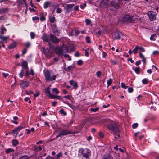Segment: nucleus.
I'll list each match as a JSON object with an SVG mask.
<instances>
[{
  "instance_id": "1",
  "label": "nucleus",
  "mask_w": 159,
  "mask_h": 159,
  "mask_svg": "<svg viewBox=\"0 0 159 159\" xmlns=\"http://www.w3.org/2000/svg\"><path fill=\"white\" fill-rule=\"evenodd\" d=\"M41 38L44 42H47L48 43L49 47L50 48H52L51 42L55 44H58L60 40L57 38L55 35L50 34L49 36H48L46 34H43Z\"/></svg>"
},
{
  "instance_id": "2",
  "label": "nucleus",
  "mask_w": 159,
  "mask_h": 159,
  "mask_svg": "<svg viewBox=\"0 0 159 159\" xmlns=\"http://www.w3.org/2000/svg\"><path fill=\"white\" fill-rule=\"evenodd\" d=\"M141 18L138 16L134 17L133 16L129 14H126L123 17L122 20L124 22L130 23L135 20H139Z\"/></svg>"
},
{
  "instance_id": "3",
  "label": "nucleus",
  "mask_w": 159,
  "mask_h": 159,
  "mask_svg": "<svg viewBox=\"0 0 159 159\" xmlns=\"http://www.w3.org/2000/svg\"><path fill=\"white\" fill-rule=\"evenodd\" d=\"M107 128L110 130L113 131L115 135L118 134V136L120 137L119 133L120 132V130L117 124L114 122L110 123L107 126Z\"/></svg>"
},
{
  "instance_id": "4",
  "label": "nucleus",
  "mask_w": 159,
  "mask_h": 159,
  "mask_svg": "<svg viewBox=\"0 0 159 159\" xmlns=\"http://www.w3.org/2000/svg\"><path fill=\"white\" fill-rule=\"evenodd\" d=\"M120 6V1H118L117 2L116 0H112L110 1L109 4L111 10L113 11H116L117 9L119 8Z\"/></svg>"
},
{
  "instance_id": "5",
  "label": "nucleus",
  "mask_w": 159,
  "mask_h": 159,
  "mask_svg": "<svg viewBox=\"0 0 159 159\" xmlns=\"http://www.w3.org/2000/svg\"><path fill=\"white\" fill-rule=\"evenodd\" d=\"M77 132H73L66 129H64L60 130L58 134L56 136V138L59 137L61 138L63 136H66L70 134H75Z\"/></svg>"
},
{
  "instance_id": "6",
  "label": "nucleus",
  "mask_w": 159,
  "mask_h": 159,
  "mask_svg": "<svg viewBox=\"0 0 159 159\" xmlns=\"http://www.w3.org/2000/svg\"><path fill=\"white\" fill-rule=\"evenodd\" d=\"M112 38L114 39H121L123 40L125 38V36L124 35L120 32L116 31H114L112 34Z\"/></svg>"
},
{
  "instance_id": "7",
  "label": "nucleus",
  "mask_w": 159,
  "mask_h": 159,
  "mask_svg": "<svg viewBox=\"0 0 159 159\" xmlns=\"http://www.w3.org/2000/svg\"><path fill=\"white\" fill-rule=\"evenodd\" d=\"M45 78L47 81H52L55 80L56 78V75H54L51 76V74L48 70H46L44 73Z\"/></svg>"
},
{
  "instance_id": "8",
  "label": "nucleus",
  "mask_w": 159,
  "mask_h": 159,
  "mask_svg": "<svg viewBox=\"0 0 159 159\" xmlns=\"http://www.w3.org/2000/svg\"><path fill=\"white\" fill-rule=\"evenodd\" d=\"M147 14L151 21H153L156 19V14L155 12L150 11L147 13Z\"/></svg>"
},
{
  "instance_id": "9",
  "label": "nucleus",
  "mask_w": 159,
  "mask_h": 159,
  "mask_svg": "<svg viewBox=\"0 0 159 159\" xmlns=\"http://www.w3.org/2000/svg\"><path fill=\"white\" fill-rule=\"evenodd\" d=\"M88 149H85L84 150L83 149H80L79 150V154L80 155H83V157H85L86 158H89V152Z\"/></svg>"
},
{
  "instance_id": "10",
  "label": "nucleus",
  "mask_w": 159,
  "mask_h": 159,
  "mask_svg": "<svg viewBox=\"0 0 159 159\" xmlns=\"http://www.w3.org/2000/svg\"><path fill=\"white\" fill-rule=\"evenodd\" d=\"M109 0H102L100 3V7L102 8H108L109 6Z\"/></svg>"
},
{
  "instance_id": "11",
  "label": "nucleus",
  "mask_w": 159,
  "mask_h": 159,
  "mask_svg": "<svg viewBox=\"0 0 159 159\" xmlns=\"http://www.w3.org/2000/svg\"><path fill=\"white\" fill-rule=\"evenodd\" d=\"M62 46L60 47H56L55 48V50L57 51L56 53L57 55L59 56H61L63 54Z\"/></svg>"
},
{
  "instance_id": "12",
  "label": "nucleus",
  "mask_w": 159,
  "mask_h": 159,
  "mask_svg": "<svg viewBox=\"0 0 159 159\" xmlns=\"http://www.w3.org/2000/svg\"><path fill=\"white\" fill-rule=\"evenodd\" d=\"M74 6V4H68L66 6V13H69L71 11V9Z\"/></svg>"
},
{
  "instance_id": "13",
  "label": "nucleus",
  "mask_w": 159,
  "mask_h": 159,
  "mask_svg": "<svg viewBox=\"0 0 159 159\" xmlns=\"http://www.w3.org/2000/svg\"><path fill=\"white\" fill-rule=\"evenodd\" d=\"M70 84L73 86V88L75 89H76L78 87L77 83L73 80H71L70 81Z\"/></svg>"
},
{
  "instance_id": "14",
  "label": "nucleus",
  "mask_w": 159,
  "mask_h": 159,
  "mask_svg": "<svg viewBox=\"0 0 159 159\" xmlns=\"http://www.w3.org/2000/svg\"><path fill=\"white\" fill-rule=\"evenodd\" d=\"M29 85V83L27 81H23L20 84L21 88L23 89H24L25 87H28Z\"/></svg>"
},
{
  "instance_id": "15",
  "label": "nucleus",
  "mask_w": 159,
  "mask_h": 159,
  "mask_svg": "<svg viewBox=\"0 0 159 159\" xmlns=\"http://www.w3.org/2000/svg\"><path fill=\"white\" fill-rule=\"evenodd\" d=\"M21 65L22 68H24L25 70L29 69L28 66V63L26 61H23L21 63Z\"/></svg>"
},
{
  "instance_id": "16",
  "label": "nucleus",
  "mask_w": 159,
  "mask_h": 159,
  "mask_svg": "<svg viewBox=\"0 0 159 159\" xmlns=\"http://www.w3.org/2000/svg\"><path fill=\"white\" fill-rule=\"evenodd\" d=\"M43 50L44 54L47 57H51V54L49 53V50L48 49H45L44 48H43Z\"/></svg>"
},
{
  "instance_id": "17",
  "label": "nucleus",
  "mask_w": 159,
  "mask_h": 159,
  "mask_svg": "<svg viewBox=\"0 0 159 159\" xmlns=\"http://www.w3.org/2000/svg\"><path fill=\"white\" fill-rule=\"evenodd\" d=\"M139 56L140 58H142V61L143 62L144 64L146 63V58L144 57L143 54L141 52H140L139 53Z\"/></svg>"
},
{
  "instance_id": "18",
  "label": "nucleus",
  "mask_w": 159,
  "mask_h": 159,
  "mask_svg": "<svg viewBox=\"0 0 159 159\" xmlns=\"http://www.w3.org/2000/svg\"><path fill=\"white\" fill-rule=\"evenodd\" d=\"M50 89L51 88L49 86L45 88L44 89L45 93L48 94V95H49L51 94L50 92Z\"/></svg>"
},
{
  "instance_id": "19",
  "label": "nucleus",
  "mask_w": 159,
  "mask_h": 159,
  "mask_svg": "<svg viewBox=\"0 0 159 159\" xmlns=\"http://www.w3.org/2000/svg\"><path fill=\"white\" fill-rule=\"evenodd\" d=\"M40 20L41 21H44L46 20V18L45 16H44L43 13H42L40 15Z\"/></svg>"
},
{
  "instance_id": "20",
  "label": "nucleus",
  "mask_w": 159,
  "mask_h": 159,
  "mask_svg": "<svg viewBox=\"0 0 159 159\" xmlns=\"http://www.w3.org/2000/svg\"><path fill=\"white\" fill-rule=\"evenodd\" d=\"M74 67L73 66H68L67 68H65V70L67 71H70L73 70Z\"/></svg>"
},
{
  "instance_id": "21",
  "label": "nucleus",
  "mask_w": 159,
  "mask_h": 159,
  "mask_svg": "<svg viewBox=\"0 0 159 159\" xmlns=\"http://www.w3.org/2000/svg\"><path fill=\"white\" fill-rule=\"evenodd\" d=\"M132 69L137 74H139V73L140 70L139 67H136L135 68H134V67H132Z\"/></svg>"
},
{
  "instance_id": "22",
  "label": "nucleus",
  "mask_w": 159,
  "mask_h": 159,
  "mask_svg": "<svg viewBox=\"0 0 159 159\" xmlns=\"http://www.w3.org/2000/svg\"><path fill=\"white\" fill-rule=\"evenodd\" d=\"M53 32L57 36H58L59 35V33L58 32L57 29L55 28L53 29Z\"/></svg>"
},
{
  "instance_id": "23",
  "label": "nucleus",
  "mask_w": 159,
  "mask_h": 159,
  "mask_svg": "<svg viewBox=\"0 0 159 159\" xmlns=\"http://www.w3.org/2000/svg\"><path fill=\"white\" fill-rule=\"evenodd\" d=\"M80 32L79 31L75 30H72V34L73 35L77 36L79 34Z\"/></svg>"
},
{
  "instance_id": "24",
  "label": "nucleus",
  "mask_w": 159,
  "mask_h": 159,
  "mask_svg": "<svg viewBox=\"0 0 159 159\" xmlns=\"http://www.w3.org/2000/svg\"><path fill=\"white\" fill-rule=\"evenodd\" d=\"M12 143L13 146H16L19 143V142L17 140L14 139L12 140Z\"/></svg>"
},
{
  "instance_id": "25",
  "label": "nucleus",
  "mask_w": 159,
  "mask_h": 159,
  "mask_svg": "<svg viewBox=\"0 0 159 159\" xmlns=\"http://www.w3.org/2000/svg\"><path fill=\"white\" fill-rule=\"evenodd\" d=\"M55 20V18L54 16L50 17L49 18V21L51 23H53Z\"/></svg>"
},
{
  "instance_id": "26",
  "label": "nucleus",
  "mask_w": 159,
  "mask_h": 159,
  "mask_svg": "<svg viewBox=\"0 0 159 159\" xmlns=\"http://www.w3.org/2000/svg\"><path fill=\"white\" fill-rule=\"evenodd\" d=\"M18 131L16 129L12 131L11 134L14 136H16L18 134Z\"/></svg>"
},
{
  "instance_id": "27",
  "label": "nucleus",
  "mask_w": 159,
  "mask_h": 159,
  "mask_svg": "<svg viewBox=\"0 0 159 159\" xmlns=\"http://www.w3.org/2000/svg\"><path fill=\"white\" fill-rule=\"evenodd\" d=\"M139 48V46L137 45L135 46V48L132 50L134 54H136L137 53V52Z\"/></svg>"
},
{
  "instance_id": "28",
  "label": "nucleus",
  "mask_w": 159,
  "mask_h": 159,
  "mask_svg": "<svg viewBox=\"0 0 159 159\" xmlns=\"http://www.w3.org/2000/svg\"><path fill=\"white\" fill-rule=\"evenodd\" d=\"M51 3L50 2H46L44 4V8L45 9L47 8L48 6Z\"/></svg>"
},
{
  "instance_id": "29",
  "label": "nucleus",
  "mask_w": 159,
  "mask_h": 159,
  "mask_svg": "<svg viewBox=\"0 0 159 159\" xmlns=\"http://www.w3.org/2000/svg\"><path fill=\"white\" fill-rule=\"evenodd\" d=\"M8 38V36L5 37L0 36V38L3 41H6Z\"/></svg>"
},
{
  "instance_id": "30",
  "label": "nucleus",
  "mask_w": 159,
  "mask_h": 159,
  "mask_svg": "<svg viewBox=\"0 0 159 159\" xmlns=\"http://www.w3.org/2000/svg\"><path fill=\"white\" fill-rule=\"evenodd\" d=\"M16 47V45L15 43H13L12 44H11L10 45H9L8 47V48L9 49H12L13 48H15Z\"/></svg>"
},
{
  "instance_id": "31",
  "label": "nucleus",
  "mask_w": 159,
  "mask_h": 159,
  "mask_svg": "<svg viewBox=\"0 0 159 159\" xmlns=\"http://www.w3.org/2000/svg\"><path fill=\"white\" fill-rule=\"evenodd\" d=\"M14 150L11 148H9L6 150V152L7 154H8L12 152H13Z\"/></svg>"
},
{
  "instance_id": "32",
  "label": "nucleus",
  "mask_w": 159,
  "mask_h": 159,
  "mask_svg": "<svg viewBox=\"0 0 159 159\" xmlns=\"http://www.w3.org/2000/svg\"><path fill=\"white\" fill-rule=\"evenodd\" d=\"M25 127L24 126H19L16 128V129L17 130V131L18 132L20 130H21L25 128Z\"/></svg>"
},
{
  "instance_id": "33",
  "label": "nucleus",
  "mask_w": 159,
  "mask_h": 159,
  "mask_svg": "<svg viewBox=\"0 0 159 159\" xmlns=\"http://www.w3.org/2000/svg\"><path fill=\"white\" fill-rule=\"evenodd\" d=\"M112 82V80L110 78L109 79L107 82V87H108L110 85Z\"/></svg>"
},
{
  "instance_id": "34",
  "label": "nucleus",
  "mask_w": 159,
  "mask_h": 159,
  "mask_svg": "<svg viewBox=\"0 0 159 159\" xmlns=\"http://www.w3.org/2000/svg\"><path fill=\"white\" fill-rule=\"evenodd\" d=\"M8 9L7 8H4L2 9H0L1 13H4L7 12Z\"/></svg>"
},
{
  "instance_id": "35",
  "label": "nucleus",
  "mask_w": 159,
  "mask_h": 159,
  "mask_svg": "<svg viewBox=\"0 0 159 159\" xmlns=\"http://www.w3.org/2000/svg\"><path fill=\"white\" fill-rule=\"evenodd\" d=\"M142 82L143 84H145L148 83V81L147 79L144 78L142 80Z\"/></svg>"
},
{
  "instance_id": "36",
  "label": "nucleus",
  "mask_w": 159,
  "mask_h": 159,
  "mask_svg": "<svg viewBox=\"0 0 159 159\" xmlns=\"http://www.w3.org/2000/svg\"><path fill=\"white\" fill-rule=\"evenodd\" d=\"M29 157L27 155L22 156L19 159H29Z\"/></svg>"
},
{
  "instance_id": "37",
  "label": "nucleus",
  "mask_w": 159,
  "mask_h": 159,
  "mask_svg": "<svg viewBox=\"0 0 159 159\" xmlns=\"http://www.w3.org/2000/svg\"><path fill=\"white\" fill-rule=\"evenodd\" d=\"M1 34H4V31H6L7 30L5 27L2 26L1 28Z\"/></svg>"
},
{
  "instance_id": "38",
  "label": "nucleus",
  "mask_w": 159,
  "mask_h": 159,
  "mask_svg": "<svg viewBox=\"0 0 159 159\" xmlns=\"http://www.w3.org/2000/svg\"><path fill=\"white\" fill-rule=\"evenodd\" d=\"M59 112L61 114H63L65 116L66 115V113L65 112L63 109H60L59 111Z\"/></svg>"
},
{
  "instance_id": "39",
  "label": "nucleus",
  "mask_w": 159,
  "mask_h": 159,
  "mask_svg": "<svg viewBox=\"0 0 159 159\" xmlns=\"http://www.w3.org/2000/svg\"><path fill=\"white\" fill-rule=\"evenodd\" d=\"M52 90L53 92H55L56 94H58L59 93V92L57 88H53L52 89Z\"/></svg>"
},
{
  "instance_id": "40",
  "label": "nucleus",
  "mask_w": 159,
  "mask_h": 159,
  "mask_svg": "<svg viewBox=\"0 0 159 159\" xmlns=\"http://www.w3.org/2000/svg\"><path fill=\"white\" fill-rule=\"evenodd\" d=\"M30 37L31 39H33L35 38V34L34 32H31L30 33Z\"/></svg>"
},
{
  "instance_id": "41",
  "label": "nucleus",
  "mask_w": 159,
  "mask_h": 159,
  "mask_svg": "<svg viewBox=\"0 0 159 159\" xmlns=\"http://www.w3.org/2000/svg\"><path fill=\"white\" fill-rule=\"evenodd\" d=\"M62 11L61 9L58 7L56 9V12L57 13H60Z\"/></svg>"
},
{
  "instance_id": "42",
  "label": "nucleus",
  "mask_w": 159,
  "mask_h": 159,
  "mask_svg": "<svg viewBox=\"0 0 159 159\" xmlns=\"http://www.w3.org/2000/svg\"><path fill=\"white\" fill-rule=\"evenodd\" d=\"M24 45L26 48H29L30 47V43L29 42H27L24 44Z\"/></svg>"
},
{
  "instance_id": "43",
  "label": "nucleus",
  "mask_w": 159,
  "mask_h": 159,
  "mask_svg": "<svg viewBox=\"0 0 159 159\" xmlns=\"http://www.w3.org/2000/svg\"><path fill=\"white\" fill-rule=\"evenodd\" d=\"M138 123H134L132 125V128L134 129L136 128L138 126Z\"/></svg>"
},
{
  "instance_id": "44",
  "label": "nucleus",
  "mask_w": 159,
  "mask_h": 159,
  "mask_svg": "<svg viewBox=\"0 0 159 159\" xmlns=\"http://www.w3.org/2000/svg\"><path fill=\"white\" fill-rule=\"evenodd\" d=\"M56 96L52 94H51L49 95H48V96L49 97L52 99H56Z\"/></svg>"
},
{
  "instance_id": "45",
  "label": "nucleus",
  "mask_w": 159,
  "mask_h": 159,
  "mask_svg": "<svg viewBox=\"0 0 159 159\" xmlns=\"http://www.w3.org/2000/svg\"><path fill=\"white\" fill-rule=\"evenodd\" d=\"M121 86L122 88L125 89L128 87V86H126L125 84L123 82L121 83Z\"/></svg>"
},
{
  "instance_id": "46",
  "label": "nucleus",
  "mask_w": 159,
  "mask_h": 159,
  "mask_svg": "<svg viewBox=\"0 0 159 159\" xmlns=\"http://www.w3.org/2000/svg\"><path fill=\"white\" fill-rule=\"evenodd\" d=\"M138 49L141 51H142L143 52H144L145 51V50L144 49V48L142 47H139V48Z\"/></svg>"
},
{
  "instance_id": "47",
  "label": "nucleus",
  "mask_w": 159,
  "mask_h": 159,
  "mask_svg": "<svg viewBox=\"0 0 159 159\" xmlns=\"http://www.w3.org/2000/svg\"><path fill=\"white\" fill-rule=\"evenodd\" d=\"M19 76L20 78H22L24 75V72L22 70L20 73H19Z\"/></svg>"
},
{
  "instance_id": "48",
  "label": "nucleus",
  "mask_w": 159,
  "mask_h": 159,
  "mask_svg": "<svg viewBox=\"0 0 159 159\" xmlns=\"http://www.w3.org/2000/svg\"><path fill=\"white\" fill-rule=\"evenodd\" d=\"M65 57H67L68 58V61H71V58L68 54H65L64 56Z\"/></svg>"
},
{
  "instance_id": "49",
  "label": "nucleus",
  "mask_w": 159,
  "mask_h": 159,
  "mask_svg": "<svg viewBox=\"0 0 159 159\" xmlns=\"http://www.w3.org/2000/svg\"><path fill=\"white\" fill-rule=\"evenodd\" d=\"M156 36V34H153L150 37V39L151 40H153L154 41L155 40H156L155 39H153V38Z\"/></svg>"
},
{
  "instance_id": "50",
  "label": "nucleus",
  "mask_w": 159,
  "mask_h": 159,
  "mask_svg": "<svg viewBox=\"0 0 159 159\" xmlns=\"http://www.w3.org/2000/svg\"><path fill=\"white\" fill-rule=\"evenodd\" d=\"M83 63V61L81 60H80L77 61V64L79 65H81Z\"/></svg>"
},
{
  "instance_id": "51",
  "label": "nucleus",
  "mask_w": 159,
  "mask_h": 159,
  "mask_svg": "<svg viewBox=\"0 0 159 159\" xmlns=\"http://www.w3.org/2000/svg\"><path fill=\"white\" fill-rule=\"evenodd\" d=\"M99 108L98 107H96L95 108H92L91 109V112H95L97 111L98 110Z\"/></svg>"
},
{
  "instance_id": "52",
  "label": "nucleus",
  "mask_w": 159,
  "mask_h": 159,
  "mask_svg": "<svg viewBox=\"0 0 159 159\" xmlns=\"http://www.w3.org/2000/svg\"><path fill=\"white\" fill-rule=\"evenodd\" d=\"M110 61L112 65H115L116 64V61L115 60L111 59L110 60Z\"/></svg>"
},
{
  "instance_id": "53",
  "label": "nucleus",
  "mask_w": 159,
  "mask_h": 159,
  "mask_svg": "<svg viewBox=\"0 0 159 159\" xmlns=\"http://www.w3.org/2000/svg\"><path fill=\"white\" fill-rule=\"evenodd\" d=\"M39 17L36 16L32 18V20L33 21H34L35 20H37L38 21L39 20Z\"/></svg>"
},
{
  "instance_id": "54",
  "label": "nucleus",
  "mask_w": 159,
  "mask_h": 159,
  "mask_svg": "<svg viewBox=\"0 0 159 159\" xmlns=\"http://www.w3.org/2000/svg\"><path fill=\"white\" fill-rule=\"evenodd\" d=\"M89 50V48H87L86 50H85V55L86 56L88 57L89 55V51L88 50Z\"/></svg>"
},
{
  "instance_id": "55",
  "label": "nucleus",
  "mask_w": 159,
  "mask_h": 159,
  "mask_svg": "<svg viewBox=\"0 0 159 159\" xmlns=\"http://www.w3.org/2000/svg\"><path fill=\"white\" fill-rule=\"evenodd\" d=\"M62 154L61 152H60L59 153H58L56 155L57 156V158L58 159L59 157H60L61 156H62Z\"/></svg>"
},
{
  "instance_id": "56",
  "label": "nucleus",
  "mask_w": 159,
  "mask_h": 159,
  "mask_svg": "<svg viewBox=\"0 0 159 159\" xmlns=\"http://www.w3.org/2000/svg\"><path fill=\"white\" fill-rule=\"evenodd\" d=\"M128 91L129 93H131L133 92V89L132 87H129L128 89Z\"/></svg>"
},
{
  "instance_id": "57",
  "label": "nucleus",
  "mask_w": 159,
  "mask_h": 159,
  "mask_svg": "<svg viewBox=\"0 0 159 159\" xmlns=\"http://www.w3.org/2000/svg\"><path fill=\"white\" fill-rule=\"evenodd\" d=\"M107 56V54L104 52H103L102 53V57L105 58Z\"/></svg>"
},
{
  "instance_id": "58",
  "label": "nucleus",
  "mask_w": 159,
  "mask_h": 159,
  "mask_svg": "<svg viewBox=\"0 0 159 159\" xmlns=\"http://www.w3.org/2000/svg\"><path fill=\"white\" fill-rule=\"evenodd\" d=\"M74 56L75 57H79L80 56V54L79 52H76L74 54Z\"/></svg>"
},
{
  "instance_id": "59",
  "label": "nucleus",
  "mask_w": 159,
  "mask_h": 159,
  "mask_svg": "<svg viewBox=\"0 0 159 159\" xmlns=\"http://www.w3.org/2000/svg\"><path fill=\"white\" fill-rule=\"evenodd\" d=\"M27 52V49L26 48H24L22 51V54L24 55Z\"/></svg>"
},
{
  "instance_id": "60",
  "label": "nucleus",
  "mask_w": 159,
  "mask_h": 159,
  "mask_svg": "<svg viewBox=\"0 0 159 159\" xmlns=\"http://www.w3.org/2000/svg\"><path fill=\"white\" fill-rule=\"evenodd\" d=\"M159 53V52L158 51H154L153 52V54L154 55H158Z\"/></svg>"
},
{
  "instance_id": "61",
  "label": "nucleus",
  "mask_w": 159,
  "mask_h": 159,
  "mask_svg": "<svg viewBox=\"0 0 159 159\" xmlns=\"http://www.w3.org/2000/svg\"><path fill=\"white\" fill-rule=\"evenodd\" d=\"M40 94V93L38 91L35 94H34V96L35 97H38Z\"/></svg>"
},
{
  "instance_id": "62",
  "label": "nucleus",
  "mask_w": 159,
  "mask_h": 159,
  "mask_svg": "<svg viewBox=\"0 0 159 159\" xmlns=\"http://www.w3.org/2000/svg\"><path fill=\"white\" fill-rule=\"evenodd\" d=\"M2 75L5 78H6L7 76L9 75V74L7 73H3Z\"/></svg>"
},
{
  "instance_id": "63",
  "label": "nucleus",
  "mask_w": 159,
  "mask_h": 159,
  "mask_svg": "<svg viewBox=\"0 0 159 159\" xmlns=\"http://www.w3.org/2000/svg\"><path fill=\"white\" fill-rule=\"evenodd\" d=\"M99 136L100 137L102 138H103L104 137V135L102 132H100L99 133Z\"/></svg>"
},
{
  "instance_id": "64",
  "label": "nucleus",
  "mask_w": 159,
  "mask_h": 159,
  "mask_svg": "<svg viewBox=\"0 0 159 159\" xmlns=\"http://www.w3.org/2000/svg\"><path fill=\"white\" fill-rule=\"evenodd\" d=\"M45 159H54V158L50 156H48Z\"/></svg>"
}]
</instances>
